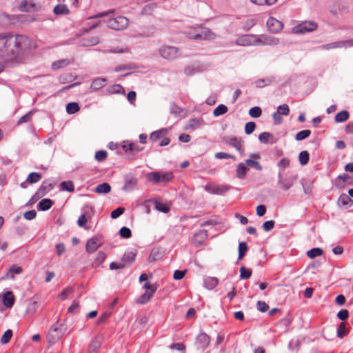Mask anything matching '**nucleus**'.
Segmentation results:
<instances>
[{
	"label": "nucleus",
	"mask_w": 353,
	"mask_h": 353,
	"mask_svg": "<svg viewBox=\"0 0 353 353\" xmlns=\"http://www.w3.org/2000/svg\"><path fill=\"white\" fill-rule=\"evenodd\" d=\"M197 341L198 343L201 345V347L205 349L208 346L210 342V338L207 334L201 333L197 336Z\"/></svg>",
	"instance_id": "23"
},
{
	"label": "nucleus",
	"mask_w": 353,
	"mask_h": 353,
	"mask_svg": "<svg viewBox=\"0 0 353 353\" xmlns=\"http://www.w3.org/2000/svg\"><path fill=\"white\" fill-rule=\"evenodd\" d=\"M246 164L252 168H255L257 170H261L263 169L261 165L256 161L249 159L245 161Z\"/></svg>",
	"instance_id": "59"
},
{
	"label": "nucleus",
	"mask_w": 353,
	"mask_h": 353,
	"mask_svg": "<svg viewBox=\"0 0 353 353\" xmlns=\"http://www.w3.org/2000/svg\"><path fill=\"white\" fill-rule=\"evenodd\" d=\"M14 16H10L6 13L0 14V23L2 26H8L13 23Z\"/></svg>",
	"instance_id": "34"
},
{
	"label": "nucleus",
	"mask_w": 353,
	"mask_h": 353,
	"mask_svg": "<svg viewBox=\"0 0 353 353\" xmlns=\"http://www.w3.org/2000/svg\"><path fill=\"white\" fill-rule=\"evenodd\" d=\"M39 5L34 3L32 1L28 0H22L19 5L18 6V8L21 12H32L38 10Z\"/></svg>",
	"instance_id": "15"
},
{
	"label": "nucleus",
	"mask_w": 353,
	"mask_h": 353,
	"mask_svg": "<svg viewBox=\"0 0 353 353\" xmlns=\"http://www.w3.org/2000/svg\"><path fill=\"white\" fill-rule=\"evenodd\" d=\"M154 293L148 292L146 291L144 294H143L141 296L138 298L137 300V303L139 304H145L148 303L150 299L152 297Z\"/></svg>",
	"instance_id": "41"
},
{
	"label": "nucleus",
	"mask_w": 353,
	"mask_h": 353,
	"mask_svg": "<svg viewBox=\"0 0 353 353\" xmlns=\"http://www.w3.org/2000/svg\"><path fill=\"white\" fill-rule=\"evenodd\" d=\"M318 25L313 21H303L301 23L295 26L292 32L294 34H301L305 32H312L317 29Z\"/></svg>",
	"instance_id": "3"
},
{
	"label": "nucleus",
	"mask_w": 353,
	"mask_h": 353,
	"mask_svg": "<svg viewBox=\"0 0 353 353\" xmlns=\"http://www.w3.org/2000/svg\"><path fill=\"white\" fill-rule=\"evenodd\" d=\"M343 47H344V43H343V41H336V42H333V43H327L325 45H323L320 47V48H321L323 50H330V49L340 48H343Z\"/></svg>",
	"instance_id": "38"
},
{
	"label": "nucleus",
	"mask_w": 353,
	"mask_h": 353,
	"mask_svg": "<svg viewBox=\"0 0 353 353\" xmlns=\"http://www.w3.org/2000/svg\"><path fill=\"white\" fill-rule=\"evenodd\" d=\"M61 188L63 190L68 191L69 192L74 191V184L71 181L61 182Z\"/></svg>",
	"instance_id": "48"
},
{
	"label": "nucleus",
	"mask_w": 353,
	"mask_h": 353,
	"mask_svg": "<svg viewBox=\"0 0 353 353\" xmlns=\"http://www.w3.org/2000/svg\"><path fill=\"white\" fill-rule=\"evenodd\" d=\"M350 179V176L347 174H343L341 175H339L336 178V185L339 186V187L343 186L342 183L346 182Z\"/></svg>",
	"instance_id": "62"
},
{
	"label": "nucleus",
	"mask_w": 353,
	"mask_h": 353,
	"mask_svg": "<svg viewBox=\"0 0 353 353\" xmlns=\"http://www.w3.org/2000/svg\"><path fill=\"white\" fill-rule=\"evenodd\" d=\"M80 110L79 104L76 102H70L66 105V112L68 114H72L77 112Z\"/></svg>",
	"instance_id": "39"
},
{
	"label": "nucleus",
	"mask_w": 353,
	"mask_h": 353,
	"mask_svg": "<svg viewBox=\"0 0 353 353\" xmlns=\"http://www.w3.org/2000/svg\"><path fill=\"white\" fill-rule=\"evenodd\" d=\"M41 179V175L37 172H31L27 177L26 181L28 183H34Z\"/></svg>",
	"instance_id": "46"
},
{
	"label": "nucleus",
	"mask_w": 353,
	"mask_h": 353,
	"mask_svg": "<svg viewBox=\"0 0 353 353\" xmlns=\"http://www.w3.org/2000/svg\"><path fill=\"white\" fill-rule=\"evenodd\" d=\"M108 157V153L105 150H98L96 152L94 157L95 159L99 162L104 161Z\"/></svg>",
	"instance_id": "55"
},
{
	"label": "nucleus",
	"mask_w": 353,
	"mask_h": 353,
	"mask_svg": "<svg viewBox=\"0 0 353 353\" xmlns=\"http://www.w3.org/2000/svg\"><path fill=\"white\" fill-rule=\"evenodd\" d=\"M276 112L281 115L287 116L290 113V108L288 105L283 104L277 108Z\"/></svg>",
	"instance_id": "63"
},
{
	"label": "nucleus",
	"mask_w": 353,
	"mask_h": 353,
	"mask_svg": "<svg viewBox=\"0 0 353 353\" xmlns=\"http://www.w3.org/2000/svg\"><path fill=\"white\" fill-rule=\"evenodd\" d=\"M248 248L245 242H240L239 244V256L238 259L241 260L242 259L245 255L246 252L248 251Z\"/></svg>",
	"instance_id": "43"
},
{
	"label": "nucleus",
	"mask_w": 353,
	"mask_h": 353,
	"mask_svg": "<svg viewBox=\"0 0 353 353\" xmlns=\"http://www.w3.org/2000/svg\"><path fill=\"white\" fill-rule=\"evenodd\" d=\"M63 334L62 329L53 325L50 329L48 334V341L50 343H55Z\"/></svg>",
	"instance_id": "12"
},
{
	"label": "nucleus",
	"mask_w": 353,
	"mask_h": 353,
	"mask_svg": "<svg viewBox=\"0 0 353 353\" xmlns=\"http://www.w3.org/2000/svg\"><path fill=\"white\" fill-rule=\"evenodd\" d=\"M101 243L97 237H92L86 243V251L89 253L94 252L101 245Z\"/></svg>",
	"instance_id": "17"
},
{
	"label": "nucleus",
	"mask_w": 353,
	"mask_h": 353,
	"mask_svg": "<svg viewBox=\"0 0 353 353\" xmlns=\"http://www.w3.org/2000/svg\"><path fill=\"white\" fill-rule=\"evenodd\" d=\"M159 176H160V182H164V183L171 181L174 177V175H173L172 172H159Z\"/></svg>",
	"instance_id": "51"
},
{
	"label": "nucleus",
	"mask_w": 353,
	"mask_h": 353,
	"mask_svg": "<svg viewBox=\"0 0 353 353\" xmlns=\"http://www.w3.org/2000/svg\"><path fill=\"white\" fill-rule=\"evenodd\" d=\"M34 112L32 110L30 111L23 117H21L17 121V125H21L23 123L30 122L32 120V117Z\"/></svg>",
	"instance_id": "52"
},
{
	"label": "nucleus",
	"mask_w": 353,
	"mask_h": 353,
	"mask_svg": "<svg viewBox=\"0 0 353 353\" xmlns=\"http://www.w3.org/2000/svg\"><path fill=\"white\" fill-rule=\"evenodd\" d=\"M21 272L22 268L21 267L13 265L10 268L8 275H10L11 279H14L15 274H20Z\"/></svg>",
	"instance_id": "61"
},
{
	"label": "nucleus",
	"mask_w": 353,
	"mask_h": 353,
	"mask_svg": "<svg viewBox=\"0 0 353 353\" xmlns=\"http://www.w3.org/2000/svg\"><path fill=\"white\" fill-rule=\"evenodd\" d=\"M10 39V32L0 34V58L6 61L7 51Z\"/></svg>",
	"instance_id": "8"
},
{
	"label": "nucleus",
	"mask_w": 353,
	"mask_h": 353,
	"mask_svg": "<svg viewBox=\"0 0 353 353\" xmlns=\"http://www.w3.org/2000/svg\"><path fill=\"white\" fill-rule=\"evenodd\" d=\"M185 34L188 39L195 41L213 40L216 38L215 33L203 26L191 27L185 32Z\"/></svg>",
	"instance_id": "2"
},
{
	"label": "nucleus",
	"mask_w": 353,
	"mask_h": 353,
	"mask_svg": "<svg viewBox=\"0 0 353 353\" xmlns=\"http://www.w3.org/2000/svg\"><path fill=\"white\" fill-rule=\"evenodd\" d=\"M278 176V183L283 190H288L292 186L293 181L290 179H283L280 172L279 173Z\"/></svg>",
	"instance_id": "22"
},
{
	"label": "nucleus",
	"mask_w": 353,
	"mask_h": 353,
	"mask_svg": "<svg viewBox=\"0 0 353 353\" xmlns=\"http://www.w3.org/2000/svg\"><path fill=\"white\" fill-rule=\"evenodd\" d=\"M274 81L275 79L274 77H268L266 78L259 79L256 80L254 83L256 88H262L272 84Z\"/></svg>",
	"instance_id": "19"
},
{
	"label": "nucleus",
	"mask_w": 353,
	"mask_h": 353,
	"mask_svg": "<svg viewBox=\"0 0 353 353\" xmlns=\"http://www.w3.org/2000/svg\"><path fill=\"white\" fill-rule=\"evenodd\" d=\"M225 142L234 147L240 153V154H244L245 150L243 147V141L241 137L234 136L227 137L225 139Z\"/></svg>",
	"instance_id": "9"
},
{
	"label": "nucleus",
	"mask_w": 353,
	"mask_h": 353,
	"mask_svg": "<svg viewBox=\"0 0 353 353\" xmlns=\"http://www.w3.org/2000/svg\"><path fill=\"white\" fill-rule=\"evenodd\" d=\"M350 117L349 112L347 110H343L335 116V121L336 123H343L346 121Z\"/></svg>",
	"instance_id": "36"
},
{
	"label": "nucleus",
	"mask_w": 353,
	"mask_h": 353,
	"mask_svg": "<svg viewBox=\"0 0 353 353\" xmlns=\"http://www.w3.org/2000/svg\"><path fill=\"white\" fill-rule=\"evenodd\" d=\"M262 114V110L260 107L255 106L250 109L249 114L253 118H259Z\"/></svg>",
	"instance_id": "56"
},
{
	"label": "nucleus",
	"mask_w": 353,
	"mask_h": 353,
	"mask_svg": "<svg viewBox=\"0 0 353 353\" xmlns=\"http://www.w3.org/2000/svg\"><path fill=\"white\" fill-rule=\"evenodd\" d=\"M125 212V208L123 207H119L114 210L111 214L110 216L112 219H117L119 216H120L121 214H123Z\"/></svg>",
	"instance_id": "64"
},
{
	"label": "nucleus",
	"mask_w": 353,
	"mask_h": 353,
	"mask_svg": "<svg viewBox=\"0 0 353 353\" xmlns=\"http://www.w3.org/2000/svg\"><path fill=\"white\" fill-rule=\"evenodd\" d=\"M203 123V120L198 119H191L185 127V130H196L199 128Z\"/></svg>",
	"instance_id": "24"
},
{
	"label": "nucleus",
	"mask_w": 353,
	"mask_h": 353,
	"mask_svg": "<svg viewBox=\"0 0 353 353\" xmlns=\"http://www.w3.org/2000/svg\"><path fill=\"white\" fill-rule=\"evenodd\" d=\"M54 202L50 199H43L41 200L37 205L38 210L41 211L48 210L53 205Z\"/></svg>",
	"instance_id": "26"
},
{
	"label": "nucleus",
	"mask_w": 353,
	"mask_h": 353,
	"mask_svg": "<svg viewBox=\"0 0 353 353\" xmlns=\"http://www.w3.org/2000/svg\"><path fill=\"white\" fill-rule=\"evenodd\" d=\"M228 110V108L226 105L220 104L214 110L213 114L214 117H219L225 114Z\"/></svg>",
	"instance_id": "42"
},
{
	"label": "nucleus",
	"mask_w": 353,
	"mask_h": 353,
	"mask_svg": "<svg viewBox=\"0 0 353 353\" xmlns=\"http://www.w3.org/2000/svg\"><path fill=\"white\" fill-rule=\"evenodd\" d=\"M167 134V130L165 128H163L161 130L153 132L150 134V139L153 141H156L159 139L164 137Z\"/></svg>",
	"instance_id": "35"
},
{
	"label": "nucleus",
	"mask_w": 353,
	"mask_h": 353,
	"mask_svg": "<svg viewBox=\"0 0 353 353\" xmlns=\"http://www.w3.org/2000/svg\"><path fill=\"white\" fill-rule=\"evenodd\" d=\"M252 275V270L250 269H248L244 266H242L240 268V277L242 279H248L250 278Z\"/></svg>",
	"instance_id": "53"
},
{
	"label": "nucleus",
	"mask_w": 353,
	"mask_h": 353,
	"mask_svg": "<svg viewBox=\"0 0 353 353\" xmlns=\"http://www.w3.org/2000/svg\"><path fill=\"white\" fill-rule=\"evenodd\" d=\"M259 141L264 144H267L268 143H274L276 141V139L274 138V135L270 132H264L259 134Z\"/></svg>",
	"instance_id": "20"
},
{
	"label": "nucleus",
	"mask_w": 353,
	"mask_h": 353,
	"mask_svg": "<svg viewBox=\"0 0 353 353\" xmlns=\"http://www.w3.org/2000/svg\"><path fill=\"white\" fill-rule=\"evenodd\" d=\"M248 168L243 163H239L236 168V176L239 179L245 178Z\"/></svg>",
	"instance_id": "37"
},
{
	"label": "nucleus",
	"mask_w": 353,
	"mask_h": 353,
	"mask_svg": "<svg viewBox=\"0 0 353 353\" xmlns=\"http://www.w3.org/2000/svg\"><path fill=\"white\" fill-rule=\"evenodd\" d=\"M323 253V251L321 248H312L307 252V255L310 259H314L316 256H319L322 255Z\"/></svg>",
	"instance_id": "45"
},
{
	"label": "nucleus",
	"mask_w": 353,
	"mask_h": 353,
	"mask_svg": "<svg viewBox=\"0 0 353 353\" xmlns=\"http://www.w3.org/2000/svg\"><path fill=\"white\" fill-rule=\"evenodd\" d=\"M136 256L137 253L135 252L131 251L125 252L121 260V263L123 264V267L125 268L132 264L135 261Z\"/></svg>",
	"instance_id": "18"
},
{
	"label": "nucleus",
	"mask_w": 353,
	"mask_h": 353,
	"mask_svg": "<svg viewBox=\"0 0 353 353\" xmlns=\"http://www.w3.org/2000/svg\"><path fill=\"white\" fill-rule=\"evenodd\" d=\"M311 134V131L310 130H303L300 132H299L296 136L295 139L296 141H302L305 139L309 137Z\"/></svg>",
	"instance_id": "47"
},
{
	"label": "nucleus",
	"mask_w": 353,
	"mask_h": 353,
	"mask_svg": "<svg viewBox=\"0 0 353 353\" xmlns=\"http://www.w3.org/2000/svg\"><path fill=\"white\" fill-rule=\"evenodd\" d=\"M253 3L259 6H272L275 4L278 0H250Z\"/></svg>",
	"instance_id": "54"
},
{
	"label": "nucleus",
	"mask_w": 353,
	"mask_h": 353,
	"mask_svg": "<svg viewBox=\"0 0 353 353\" xmlns=\"http://www.w3.org/2000/svg\"><path fill=\"white\" fill-rule=\"evenodd\" d=\"M106 85V79L104 78H97L94 79L91 84V88L94 90H99Z\"/></svg>",
	"instance_id": "27"
},
{
	"label": "nucleus",
	"mask_w": 353,
	"mask_h": 353,
	"mask_svg": "<svg viewBox=\"0 0 353 353\" xmlns=\"http://www.w3.org/2000/svg\"><path fill=\"white\" fill-rule=\"evenodd\" d=\"M156 8H157L156 3L150 2L143 6V8H142V10H141V14H145V15L152 14Z\"/></svg>",
	"instance_id": "30"
},
{
	"label": "nucleus",
	"mask_w": 353,
	"mask_h": 353,
	"mask_svg": "<svg viewBox=\"0 0 353 353\" xmlns=\"http://www.w3.org/2000/svg\"><path fill=\"white\" fill-rule=\"evenodd\" d=\"M236 44L242 46H258L257 34H244L236 40Z\"/></svg>",
	"instance_id": "7"
},
{
	"label": "nucleus",
	"mask_w": 353,
	"mask_h": 353,
	"mask_svg": "<svg viewBox=\"0 0 353 353\" xmlns=\"http://www.w3.org/2000/svg\"><path fill=\"white\" fill-rule=\"evenodd\" d=\"M159 52L161 56L165 59H174L179 56V48L174 46H163Z\"/></svg>",
	"instance_id": "6"
},
{
	"label": "nucleus",
	"mask_w": 353,
	"mask_h": 353,
	"mask_svg": "<svg viewBox=\"0 0 353 353\" xmlns=\"http://www.w3.org/2000/svg\"><path fill=\"white\" fill-rule=\"evenodd\" d=\"M124 185L122 190L129 192L133 190L137 185L138 179L132 174H128L124 176Z\"/></svg>",
	"instance_id": "13"
},
{
	"label": "nucleus",
	"mask_w": 353,
	"mask_h": 353,
	"mask_svg": "<svg viewBox=\"0 0 353 353\" xmlns=\"http://www.w3.org/2000/svg\"><path fill=\"white\" fill-rule=\"evenodd\" d=\"M128 19L123 16H119L108 19L106 21V26L115 30H121L127 28L128 25Z\"/></svg>",
	"instance_id": "4"
},
{
	"label": "nucleus",
	"mask_w": 353,
	"mask_h": 353,
	"mask_svg": "<svg viewBox=\"0 0 353 353\" xmlns=\"http://www.w3.org/2000/svg\"><path fill=\"white\" fill-rule=\"evenodd\" d=\"M90 219V216L88 214L87 212H84L79 218L77 221L78 225L81 228H85V223L88 220Z\"/></svg>",
	"instance_id": "44"
},
{
	"label": "nucleus",
	"mask_w": 353,
	"mask_h": 353,
	"mask_svg": "<svg viewBox=\"0 0 353 353\" xmlns=\"http://www.w3.org/2000/svg\"><path fill=\"white\" fill-rule=\"evenodd\" d=\"M106 254L103 251H99L97 252V256L94 259V264L96 266L100 265L105 259Z\"/></svg>",
	"instance_id": "49"
},
{
	"label": "nucleus",
	"mask_w": 353,
	"mask_h": 353,
	"mask_svg": "<svg viewBox=\"0 0 353 353\" xmlns=\"http://www.w3.org/2000/svg\"><path fill=\"white\" fill-rule=\"evenodd\" d=\"M266 26L270 32L276 34L283 30V23L274 17H270L267 20Z\"/></svg>",
	"instance_id": "10"
},
{
	"label": "nucleus",
	"mask_w": 353,
	"mask_h": 353,
	"mask_svg": "<svg viewBox=\"0 0 353 353\" xmlns=\"http://www.w3.org/2000/svg\"><path fill=\"white\" fill-rule=\"evenodd\" d=\"M6 61H21L37 46L34 41L23 34L10 33Z\"/></svg>",
	"instance_id": "1"
},
{
	"label": "nucleus",
	"mask_w": 353,
	"mask_h": 353,
	"mask_svg": "<svg viewBox=\"0 0 353 353\" xmlns=\"http://www.w3.org/2000/svg\"><path fill=\"white\" fill-rule=\"evenodd\" d=\"M352 203L353 201L350 199L349 196H347L345 194H342L338 199V204L340 206H350L352 204Z\"/></svg>",
	"instance_id": "28"
},
{
	"label": "nucleus",
	"mask_w": 353,
	"mask_h": 353,
	"mask_svg": "<svg viewBox=\"0 0 353 353\" xmlns=\"http://www.w3.org/2000/svg\"><path fill=\"white\" fill-rule=\"evenodd\" d=\"M280 43L279 38L267 35H258V46H278Z\"/></svg>",
	"instance_id": "11"
},
{
	"label": "nucleus",
	"mask_w": 353,
	"mask_h": 353,
	"mask_svg": "<svg viewBox=\"0 0 353 353\" xmlns=\"http://www.w3.org/2000/svg\"><path fill=\"white\" fill-rule=\"evenodd\" d=\"M70 63V61L68 59H63L52 63V68L54 70H59L68 66Z\"/></svg>",
	"instance_id": "29"
},
{
	"label": "nucleus",
	"mask_w": 353,
	"mask_h": 353,
	"mask_svg": "<svg viewBox=\"0 0 353 353\" xmlns=\"http://www.w3.org/2000/svg\"><path fill=\"white\" fill-rule=\"evenodd\" d=\"M153 203L157 210L163 213H168L170 211V205L167 203H162L157 200H154Z\"/></svg>",
	"instance_id": "31"
},
{
	"label": "nucleus",
	"mask_w": 353,
	"mask_h": 353,
	"mask_svg": "<svg viewBox=\"0 0 353 353\" xmlns=\"http://www.w3.org/2000/svg\"><path fill=\"white\" fill-rule=\"evenodd\" d=\"M53 188V185L48 181H43L35 194L31 197L27 205L34 203L37 200L44 196Z\"/></svg>",
	"instance_id": "5"
},
{
	"label": "nucleus",
	"mask_w": 353,
	"mask_h": 353,
	"mask_svg": "<svg viewBox=\"0 0 353 353\" xmlns=\"http://www.w3.org/2000/svg\"><path fill=\"white\" fill-rule=\"evenodd\" d=\"M146 178L150 181H153L156 183H160V176L159 172H149L147 174Z\"/></svg>",
	"instance_id": "50"
},
{
	"label": "nucleus",
	"mask_w": 353,
	"mask_h": 353,
	"mask_svg": "<svg viewBox=\"0 0 353 353\" xmlns=\"http://www.w3.org/2000/svg\"><path fill=\"white\" fill-rule=\"evenodd\" d=\"M219 283V280L216 277H207L204 279L203 285L208 290L214 289Z\"/></svg>",
	"instance_id": "25"
},
{
	"label": "nucleus",
	"mask_w": 353,
	"mask_h": 353,
	"mask_svg": "<svg viewBox=\"0 0 353 353\" xmlns=\"http://www.w3.org/2000/svg\"><path fill=\"white\" fill-rule=\"evenodd\" d=\"M3 303L8 308L12 307L14 303V297L12 292L8 291L3 296Z\"/></svg>",
	"instance_id": "21"
},
{
	"label": "nucleus",
	"mask_w": 353,
	"mask_h": 353,
	"mask_svg": "<svg viewBox=\"0 0 353 353\" xmlns=\"http://www.w3.org/2000/svg\"><path fill=\"white\" fill-rule=\"evenodd\" d=\"M119 234L122 238L128 239L132 236L131 230L127 227H122L119 230Z\"/></svg>",
	"instance_id": "60"
},
{
	"label": "nucleus",
	"mask_w": 353,
	"mask_h": 353,
	"mask_svg": "<svg viewBox=\"0 0 353 353\" xmlns=\"http://www.w3.org/2000/svg\"><path fill=\"white\" fill-rule=\"evenodd\" d=\"M230 189L229 185H217L214 186L205 185V190L212 194L221 195L228 192Z\"/></svg>",
	"instance_id": "14"
},
{
	"label": "nucleus",
	"mask_w": 353,
	"mask_h": 353,
	"mask_svg": "<svg viewBox=\"0 0 353 353\" xmlns=\"http://www.w3.org/2000/svg\"><path fill=\"white\" fill-rule=\"evenodd\" d=\"M310 160V154L307 151L304 150L299 153V161L301 165H305Z\"/></svg>",
	"instance_id": "40"
},
{
	"label": "nucleus",
	"mask_w": 353,
	"mask_h": 353,
	"mask_svg": "<svg viewBox=\"0 0 353 353\" xmlns=\"http://www.w3.org/2000/svg\"><path fill=\"white\" fill-rule=\"evenodd\" d=\"M12 336V331L11 330H6L1 336V343L2 344L8 343Z\"/></svg>",
	"instance_id": "57"
},
{
	"label": "nucleus",
	"mask_w": 353,
	"mask_h": 353,
	"mask_svg": "<svg viewBox=\"0 0 353 353\" xmlns=\"http://www.w3.org/2000/svg\"><path fill=\"white\" fill-rule=\"evenodd\" d=\"M345 329V323L343 322L341 323L337 328V336L339 338L342 339L347 334Z\"/></svg>",
	"instance_id": "58"
},
{
	"label": "nucleus",
	"mask_w": 353,
	"mask_h": 353,
	"mask_svg": "<svg viewBox=\"0 0 353 353\" xmlns=\"http://www.w3.org/2000/svg\"><path fill=\"white\" fill-rule=\"evenodd\" d=\"M53 12L56 15L67 14L69 13V9L66 5L58 4L54 8Z\"/></svg>",
	"instance_id": "32"
},
{
	"label": "nucleus",
	"mask_w": 353,
	"mask_h": 353,
	"mask_svg": "<svg viewBox=\"0 0 353 353\" xmlns=\"http://www.w3.org/2000/svg\"><path fill=\"white\" fill-rule=\"evenodd\" d=\"M111 190V186L108 183L98 185L95 188V192L98 194H107Z\"/></svg>",
	"instance_id": "33"
},
{
	"label": "nucleus",
	"mask_w": 353,
	"mask_h": 353,
	"mask_svg": "<svg viewBox=\"0 0 353 353\" xmlns=\"http://www.w3.org/2000/svg\"><path fill=\"white\" fill-rule=\"evenodd\" d=\"M207 237V230H201L194 235L192 242L196 246H199L203 244Z\"/></svg>",
	"instance_id": "16"
}]
</instances>
